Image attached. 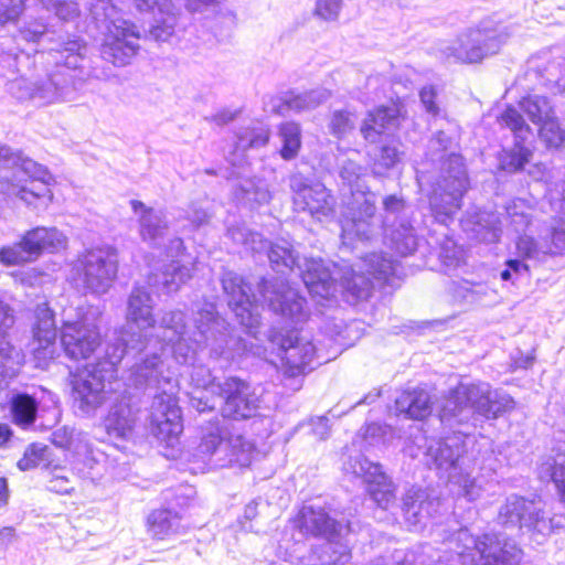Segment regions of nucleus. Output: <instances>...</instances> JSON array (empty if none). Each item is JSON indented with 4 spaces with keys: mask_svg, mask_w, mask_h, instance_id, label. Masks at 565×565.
I'll use <instances>...</instances> for the list:
<instances>
[{
    "mask_svg": "<svg viewBox=\"0 0 565 565\" xmlns=\"http://www.w3.org/2000/svg\"><path fill=\"white\" fill-rule=\"evenodd\" d=\"M150 286L136 285L132 289L127 323L114 339L135 361L129 367L128 385L152 397L148 417L152 435L172 445L183 431V423L175 397L177 381L166 369L162 354L185 333V313L181 310L164 312L156 328Z\"/></svg>",
    "mask_w": 565,
    "mask_h": 565,
    "instance_id": "nucleus-1",
    "label": "nucleus"
},
{
    "mask_svg": "<svg viewBox=\"0 0 565 565\" xmlns=\"http://www.w3.org/2000/svg\"><path fill=\"white\" fill-rule=\"evenodd\" d=\"M228 308L239 323L254 334L259 324V308L298 321L306 317L307 300L291 285H221Z\"/></svg>",
    "mask_w": 565,
    "mask_h": 565,
    "instance_id": "nucleus-2",
    "label": "nucleus"
},
{
    "mask_svg": "<svg viewBox=\"0 0 565 565\" xmlns=\"http://www.w3.org/2000/svg\"><path fill=\"white\" fill-rule=\"evenodd\" d=\"M515 407L514 399L507 393L491 390L488 383L460 382L449 390L438 411L443 426L454 429L471 427L473 430L483 419H497Z\"/></svg>",
    "mask_w": 565,
    "mask_h": 565,
    "instance_id": "nucleus-3",
    "label": "nucleus"
},
{
    "mask_svg": "<svg viewBox=\"0 0 565 565\" xmlns=\"http://www.w3.org/2000/svg\"><path fill=\"white\" fill-rule=\"evenodd\" d=\"M452 137L444 130L437 131L428 141L427 158L439 162V174L429 196L435 220L448 225L460 210L461 201L469 188V177L461 154L449 152Z\"/></svg>",
    "mask_w": 565,
    "mask_h": 565,
    "instance_id": "nucleus-4",
    "label": "nucleus"
},
{
    "mask_svg": "<svg viewBox=\"0 0 565 565\" xmlns=\"http://www.w3.org/2000/svg\"><path fill=\"white\" fill-rule=\"evenodd\" d=\"M473 431L471 427L454 430L429 445L426 451L429 468L446 477L451 486L457 487L456 495L468 501H475L481 491L471 477L477 459Z\"/></svg>",
    "mask_w": 565,
    "mask_h": 565,
    "instance_id": "nucleus-5",
    "label": "nucleus"
},
{
    "mask_svg": "<svg viewBox=\"0 0 565 565\" xmlns=\"http://www.w3.org/2000/svg\"><path fill=\"white\" fill-rule=\"evenodd\" d=\"M262 249H267L270 267L281 277L280 282H289L287 276L297 273L301 282H354V271L347 264H337L322 258H300L287 242L267 243Z\"/></svg>",
    "mask_w": 565,
    "mask_h": 565,
    "instance_id": "nucleus-6",
    "label": "nucleus"
},
{
    "mask_svg": "<svg viewBox=\"0 0 565 565\" xmlns=\"http://www.w3.org/2000/svg\"><path fill=\"white\" fill-rule=\"evenodd\" d=\"M514 31L513 24L500 21L495 14L488 15L461 31L451 45L440 51L447 58L452 57L463 63H479L499 53Z\"/></svg>",
    "mask_w": 565,
    "mask_h": 565,
    "instance_id": "nucleus-7",
    "label": "nucleus"
},
{
    "mask_svg": "<svg viewBox=\"0 0 565 565\" xmlns=\"http://www.w3.org/2000/svg\"><path fill=\"white\" fill-rule=\"evenodd\" d=\"M55 67L44 76L28 78L21 76L9 85L10 93L20 100H30L36 106H46L56 102L71 100L79 89L75 78L78 67L67 65L65 57L52 56Z\"/></svg>",
    "mask_w": 565,
    "mask_h": 565,
    "instance_id": "nucleus-8",
    "label": "nucleus"
},
{
    "mask_svg": "<svg viewBox=\"0 0 565 565\" xmlns=\"http://www.w3.org/2000/svg\"><path fill=\"white\" fill-rule=\"evenodd\" d=\"M125 359L131 358L113 339L107 343L103 359L73 382V407L77 415L92 416L105 403V383L116 375L117 365Z\"/></svg>",
    "mask_w": 565,
    "mask_h": 565,
    "instance_id": "nucleus-9",
    "label": "nucleus"
},
{
    "mask_svg": "<svg viewBox=\"0 0 565 565\" xmlns=\"http://www.w3.org/2000/svg\"><path fill=\"white\" fill-rule=\"evenodd\" d=\"M455 544V552L459 556L479 555L480 565H520L522 550L516 542L501 532H486L482 535H472L467 527H460L449 537Z\"/></svg>",
    "mask_w": 565,
    "mask_h": 565,
    "instance_id": "nucleus-10",
    "label": "nucleus"
},
{
    "mask_svg": "<svg viewBox=\"0 0 565 565\" xmlns=\"http://www.w3.org/2000/svg\"><path fill=\"white\" fill-rule=\"evenodd\" d=\"M497 522L505 529L527 534L536 544H543L555 529L563 527V518H550L539 502L510 494L500 507Z\"/></svg>",
    "mask_w": 565,
    "mask_h": 565,
    "instance_id": "nucleus-11",
    "label": "nucleus"
},
{
    "mask_svg": "<svg viewBox=\"0 0 565 565\" xmlns=\"http://www.w3.org/2000/svg\"><path fill=\"white\" fill-rule=\"evenodd\" d=\"M552 199L559 201V216L552 226L551 242L539 243L532 236L524 235L516 241V250L523 259H509L505 268L500 271V278L503 281L511 279H524L530 271L531 265L526 262H543L551 255L563 254L565 252V189L561 195L551 193Z\"/></svg>",
    "mask_w": 565,
    "mask_h": 565,
    "instance_id": "nucleus-12",
    "label": "nucleus"
},
{
    "mask_svg": "<svg viewBox=\"0 0 565 565\" xmlns=\"http://www.w3.org/2000/svg\"><path fill=\"white\" fill-rule=\"evenodd\" d=\"M11 423L21 429H50L60 419L58 397L45 390H12L8 394Z\"/></svg>",
    "mask_w": 565,
    "mask_h": 565,
    "instance_id": "nucleus-13",
    "label": "nucleus"
},
{
    "mask_svg": "<svg viewBox=\"0 0 565 565\" xmlns=\"http://www.w3.org/2000/svg\"><path fill=\"white\" fill-rule=\"evenodd\" d=\"M194 324L200 337L196 341L205 344L209 355L213 360H224L228 363L235 356H241L249 351L247 340L234 333L212 302H206L202 308H198Z\"/></svg>",
    "mask_w": 565,
    "mask_h": 565,
    "instance_id": "nucleus-14",
    "label": "nucleus"
},
{
    "mask_svg": "<svg viewBox=\"0 0 565 565\" xmlns=\"http://www.w3.org/2000/svg\"><path fill=\"white\" fill-rule=\"evenodd\" d=\"M19 35L26 42H32L41 47L42 54L46 51L49 56L60 55L65 57L67 65L82 67L87 53V45L68 32L54 29L42 17H26L19 28ZM43 57V55H41Z\"/></svg>",
    "mask_w": 565,
    "mask_h": 565,
    "instance_id": "nucleus-15",
    "label": "nucleus"
},
{
    "mask_svg": "<svg viewBox=\"0 0 565 565\" xmlns=\"http://www.w3.org/2000/svg\"><path fill=\"white\" fill-rule=\"evenodd\" d=\"M377 195L358 188L347 203L342 225L343 238H356L360 242H373L381 235L380 216L376 211Z\"/></svg>",
    "mask_w": 565,
    "mask_h": 565,
    "instance_id": "nucleus-16",
    "label": "nucleus"
},
{
    "mask_svg": "<svg viewBox=\"0 0 565 565\" xmlns=\"http://www.w3.org/2000/svg\"><path fill=\"white\" fill-rule=\"evenodd\" d=\"M66 246V236L56 227L38 226L26 231L19 242L1 247L0 263L21 265L36 260L44 252L57 253Z\"/></svg>",
    "mask_w": 565,
    "mask_h": 565,
    "instance_id": "nucleus-17",
    "label": "nucleus"
},
{
    "mask_svg": "<svg viewBox=\"0 0 565 565\" xmlns=\"http://www.w3.org/2000/svg\"><path fill=\"white\" fill-rule=\"evenodd\" d=\"M268 339L276 347L277 355L290 376L310 372L322 364L312 340L296 329L286 332L273 329Z\"/></svg>",
    "mask_w": 565,
    "mask_h": 565,
    "instance_id": "nucleus-18",
    "label": "nucleus"
},
{
    "mask_svg": "<svg viewBox=\"0 0 565 565\" xmlns=\"http://www.w3.org/2000/svg\"><path fill=\"white\" fill-rule=\"evenodd\" d=\"M497 121L501 128L509 129L514 138L513 147L502 149L499 152V169L507 173L522 171L532 158V150L529 145L534 139L533 129L512 105L502 110Z\"/></svg>",
    "mask_w": 565,
    "mask_h": 565,
    "instance_id": "nucleus-19",
    "label": "nucleus"
},
{
    "mask_svg": "<svg viewBox=\"0 0 565 565\" xmlns=\"http://www.w3.org/2000/svg\"><path fill=\"white\" fill-rule=\"evenodd\" d=\"M139 39V31L134 23L124 19L110 20L100 43V55L115 66H126L140 49Z\"/></svg>",
    "mask_w": 565,
    "mask_h": 565,
    "instance_id": "nucleus-20",
    "label": "nucleus"
},
{
    "mask_svg": "<svg viewBox=\"0 0 565 565\" xmlns=\"http://www.w3.org/2000/svg\"><path fill=\"white\" fill-rule=\"evenodd\" d=\"M347 469L363 479L370 498L379 508L388 510L396 505L397 487L380 463L358 455L350 459Z\"/></svg>",
    "mask_w": 565,
    "mask_h": 565,
    "instance_id": "nucleus-21",
    "label": "nucleus"
},
{
    "mask_svg": "<svg viewBox=\"0 0 565 565\" xmlns=\"http://www.w3.org/2000/svg\"><path fill=\"white\" fill-rule=\"evenodd\" d=\"M294 524L301 534L315 537H335L345 529L351 531L350 523L343 525L326 508L315 504H305L295 516Z\"/></svg>",
    "mask_w": 565,
    "mask_h": 565,
    "instance_id": "nucleus-22",
    "label": "nucleus"
},
{
    "mask_svg": "<svg viewBox=\"0 0 565 565\" xmlns=\"http://www.w3.org/2000/svg\"><path fill=\"white\" fill-rule=\"evenodd\" d=\"M84 282H110L118 271V255L116 248L102 246L87 249L79 258Z\"/></svg>",
    "mask_w": 565,
    "mask_h": 565,
    "instance_id": "nucleus-23",
    "label": "nucleus"
},
{
    "mask_svg": "<svg viewBox=\"0 0 565 565\" xmlns=\"http://www.w3.org/2000/svg\"><path fill=\"white\" fill-rule=\"evenodd\" d=\"M14 324L12 310L0 301V390L17 376L23 363V354L8 340V330Z\"/></svg>",
    "mask_w": 565,
    "mask_h": 565,
    "instance_id": "nucleus-24",
    "label": "nucleus"
},
{
    "mask_svg": "<svg viewBox=\"0 0 565 565\" xmlns=\"http://www.w3.org/2000/svg\"><path fill=\"white\" fill-rule=\"evenodd\" d=\"M9 167L11 173H17L18 177V179L14 178V180H12V183H18L19 185L40 194L34 199L29 196L32 202L26 203L28 205L33 204L36 199L43 196L44 193L47 192L46 186L51 183L53 177L43 164H40L28 157H23V154L18 151L9 159Z\"/></svg>",
    "mask_w": 565,
    "mask_h": 565,
    "instance_id": "nucleus-25",
    "label": "nucleus"
},
{
    "mask_svg": "<svg viewBox=\"0 0 565 565\" xmlns=\"http://www.w3.org/2000/svg\"><path fill=\"white\" fill-rule=\"evenodd\" d=\"M61 344L70 359L86 360L100 344V333L95 326L72 323L63 328Z\"/></svg>",
    "mask_w": 565,
    "mask_h": 565,
    "instance_id": "nucleus-26",
    "label": "nucleus"
},
{
    "mask_svg": "<svg viewBox=\"0 0 565 565\" xmlns=\"http://www.w3.org/2000/svg\"><path fill=\"white\" fill-rule=\"evenodd\" d=\"M312 300L320 307H333L338 303L335 292L350 306L366 301L374 285H303Z\"/></svg>",
    "mask_w": 565,
    "mask_h": 565,
    "instance_id": "nucleus-27",
    "label": "nucleus"
},
{
    "mask_svg": "<svg viewBox=\"0 0 565 565\" xmlns=\"http://www.w3.org/2000/svg\"><path fill=\"white\" fill-rule=\"evenodd\" d=\"M403 119L404 116L398 106H381L373 111H369L362 121L360 131L365 141L375 143L381 141V136L396 131Z\"/></svg>",
    "mask_w": 565,
    "mask_h": 565,
    "instance_id": "nucleus-28",
    "label": "nucleus"
},
{
    "mask_svg": "<svg viewBox=\"0 0 565 565\" xmlns=\"http://www.w3.org/2000/svg\"><path fill=\"white\" fill-rule=\"evenodd\" d=\"M439 501L420 488L409 489L402 498V511L406 523L415 530L426 526L438 511Z\"/></svg>",
    "mask_w": 565,
    "mask_h": 565,
    "instance_id": "nucleus-29",
    "label": "nucleus"
},
{
    "mask_svg": "<svg viewBox=\"0 0 565 565\" xmlns=\"http://www.w3.org/2000/svg\"><path fill=\"white\" fill-rule=\"evenodd\" d=\"M130 205L134 213L138 215L139 233L142 241L151 247H158L160 239L169 228L166 212L161 209L149 207L138 200H131Z\"/></svg>",
    "mask_w": 565,
    "mask_h": 565,
    "instance_id": "nucleus-30",
    "label": "nucleus"
},
{
    "mask_svg": "<svg viewBox=\"0 0 565 565\" xmlns=\"http://www.w3.org/2000/svg\"><path fill=\"white\" fill-rule=\"evenodd\" d=\"M381 232L384 245L402 257L414 255L424 241L411 220H404L403 223L385 227Z\"/></svg>",
    "mask_w": 565,
    "mask_h": 565,
    "instance_id": "nucleus-31",
    "label": "nucleus"
},
{
    "mask_svg": "<svg viewBox=\"0 0 565 565\" xmlns=\"http://www.w3.org/2000/svg\"><path fill=\"white\" fill-rule=\"evenodd\" d=\"M295 209L308 212L312 217L321 221L332 217L335 211V199L324 184L316 182L310 192L295 199Z\"/></svg>",
    "mask_w": 565,
    "mask_h": 565,
    "instance_id": "nucleus-32",
    "label": "nucleus"
},
{
    "mask_svg": "<svg viewBox=\"0 0 565 565\" xmlns=\"http://www.w3.org/2000/svg\"><path fill=\"white\" fill-rule=\"evenodd\" d=\"M394 408L397 416L420 420L431 413V397L424 387L406 388L396 397Z\"/></svg>",
    "mask_w": 565,
    "mask_h": 565,
    "instance_id": "nucleus-33",
    "label": "nucleus"
},
{
    "mask_svg": "<svg viewBox=\"0 0 565 565\" xmlns=\"http://www.w3.org/2000/svg\"><path fill=\"white\" fill-rule=\"evenodd\" d=\"M330 96V90L323 87H317L302 93L290 92L284 97L276 99L277 104L273 105V111L285 116L289 110L296 113L311 110L326 103Z\"/></svg>",
    "mask_w": 565,
    "mask_h": 565,
    "instance_id": "nucleus-34",
    "label": "nucleus"
},
{
    "mask_svg": "<svg viewBox=\"0 0 565 565\" xmlns=\"http://www.w3.org/2000/svg\"><path fill=\"white\" fill-rule=\"evenodd\" d=\"M461 225L472 238L487 244L497 243L502 234V222L494 212L479 211L461 220Z\"/></svg>",
    "mask_w": 565,
    "mask_h": 565,
    "instance_id": "nucleus-35",
    "label": "nucleus"
},
{
    "mask_svg": "<svg viewBox=\"0 0 565 565\" xmlns=\"http://www.w3.org/2000/svg\"><path fill=\"white\" fill-rule=\"evenodd\" d=\"M324 539L323 543L311 547L306 557V565L345 564L350 558V550L343 542L342 534Z\"/></svg>",
    "mask_w": 565,
    "mask_h": 565,
    "instance_id": "nucleus-36",
    "label": "nucleus"
},
{
    "mask_svg": "<svg viewBox=\"0 0 565 565\" xmlns=\"http://www.w3.org/2000/svg\"><path fill=\"white\" fill-rule=\"evenodd\" d=\"M148 532L153 539L166 540L184 532L178 511L161 508L153 510L147 519Z\"/></svg>",
    "mask_w": 565,
    "mask_h": 565,
    "instance_id": "nucleus-37",
    "label": "nucleus"
},
{
    "mask_svg": "<svg viewBox=\"0 0 565 565\" xmlns=\"http://www.w3.org/2000/svg\"><path fill=\"white\" fill-rule=\"evenodd\" d=\"M224 445L223 457L217 460L218 467H248L252 463L255 446L244 435L226 436Z\"/></svg>",
    "mask_w": 565,
    "mask_h": 565,
    "instance_id": "nucleus-38",
    "label": "nucleus"
},
{
    "mask_svg": "<svg viewBox=\"0 0 565 565\" xmlns=\"http://www.w3.org/2000/svg\"><path fill=\"white\" fill-rule=\"evenodd\" d=\"M13 154L14 152L10 147L0 142V191L9 198L17 196L25 203H31L32 200H30L29 196L34 199L40 194L18 183H12L14 178L18 179L17 173H11L9 167V159L13 157Z\"/></svg>",
    "mask_w": 565,
    "mask_h": 565,
    "instance_id": "nucleus-39",
    "label": "nucleus"
},
{
    "mask_svg": "<svg viewBox=\"0 0 565 565\" xmlns=\"http://www.w3.org/2000/svg\"><path fill=\"white\" fill-rule=\"evenodd\" d=\"M135 422L132 407L125 401H120L110 407L104 425L109 436L125 439L132 431Z\"/></svg>",
    "mask_w": 565,
    "mask_h": 565,
    "instance_id": "nucleus-40",
    "label": "nucleus"
},
{
    "mask_svg": "<svg viewBox=\"0 0 565 565\" xmlns=\"http://www.w3.org/2000/svg\"><path fill=\"white\" fill-rule=\"evenodd\" d=\"M225 440L226 435L221 426V420L215 418L214 422H210L209 427L203 429L196 451L202 459L207 458L217 466V460H220V457H223Z\"/></svg>",
    "mask_w": 565,
    "mask_h": 565,
    "instance_id": "nucleus-41",
    "label": "nucleus"
},
{
    "mask_svg": "<svg viewBox=\"0 0 565 565\" xmlns=\"http://www.w3.org/2000/svg\"><path fill=\"white\" fill-rule=\"evenodd\" d=\"M32 332L34 341L39 343L36 350H46L55 343L57 337L55 313L46 303L36 307Z\"/></svg>",
    "mask_w": 565,
    "mask_h": 565,
    "instance_id": "nucleus-42",
    "label": "nucleus"
},
{
    "mask_svg": "<svg viewBox=\"0 0 565 565\" xmlns=\"http://www.w3.org/2000/svg\"><path fill=\"white\" fill-rule=\"evenodd\" d=\"M252 391L254 390L247 380L223 373L221 380L216 382L214 394L222 398L221 408H225L231 413L234 409L237 411V406L234 404L235 399Z\"/></svg>",
    "mask_w": 565,
    "mask_h": 565,
    "instance_id": "nucleus-43",
    "label": "nucleus"
},
{
    "mask_svg": "<svg viewBox=\"0 0 565 565\" xmlns=\"http://www.w3.org/2000/svg\"><path fill=\"white\" fill-rule=\"evenodd\" d=\"M527 77L535 78L541 82V85L551 87L555 86L558 90L562 89L565 76V58L541 63L532 60L529 63Z\"/></svg>",
    "mask_w": 565,
    "mask_h": 565,
    "instance_id": "nucleus-44",
    "label": "nucleus"
},
{
    "mask_svg": "<svg viewBox=\"0 0 565 565\" xmlns=\"http://www.w3.org/2000/svg\"><path fill=\"white\" fill-rule=\"evenodd\" d=\"M513 107L518 109L522 116L525 114L527 118L537 126L556 116L553 102L544 95H527L519 102L518 107Z\"/></svg>",
    "mask_w": 565,
    "mask_h": 565,
    "instance_id": "nucleus-45",
    "label": "nucleus"
},
{
    "mask_svg": "<svg viewBox=\"0 0 565 565\" xmlns=\"http://www.w3.org/2000/svg\"><path fill=\"white\" fill-rule=\"evenodd\" d=\"M363 268L366 277L363 282H391V278L396 276L397 264L383 253H372L363 259Z\"/></svg>",
    "mask_w": 565,
    "mask_h": 565,
    "instance_id": "nucleus-46",
    "label": "nucleus"
},
{
    "mask_svg": "<svg viewBox=\"0 0 565 565\" xmlns=\"http://www.w3.org/2000/svg\"><path fill=\"white\" fill-rule=\"evenodd\" d=\"M383 214L380 217L381 231L403 223L404 220H411L413 213L412 206L402 195L390 194L383 199Z\"/></svg>",
    "mask_w": 565,
    "mask_h": 565,
    "instance_id": "nucleus-47",
    "label": "nucleus"
},
{
    "mask_svg": "<svg viewBox=\"0 0 565 565\" xmlns=\"http://www.w3.org/2000/svg\"><path fill=\"white\" fill-rule=\"evenodd\" d=\"M277 137L280 142L279 154L286 160L295 159L301 149V127L296 121H285L278 126Z\"/></svg>",
    "mask_w": 565,
    "mask_h": 565,
    "instance_id": "nucleus-48",
    "label": "nucleus"
},
{
    "mask_svg": "<svg viewBox=\"0 0 565 565\" xmlns=\"http://www.w3.org/2000/svg\"><path fill=\"white\" fill-rule=\"evenodd\" d=\"M359 152L350 150L348 154L338 158L339 175L344 184L350 188L351 193L358 188L364 189L363 177L365 169L356 161Z\"/></svg>",
    "mask_w": 565,
    "mask_h": 565,
    "instance_id": "nucleus-49",
    "label": "nucleus"
},
{
    "mask_svg": "<svg viewBox=\"0 0 565 565\" xmlns=\"http://www.w3.org/2000/svg\"><path fill=\"white\" fill-rule=\"evenodd\" d=\"M403 145L397 140H391L379 148L374 160V172L383 175L386 171L399 164L404 157Z\"/></svg>",
    "mask_w": 565,
    "mask_h": 565,
    "instance_id": "nucleus-50",
    "label": "nucleus"
},
{
    "mask_svg": "<svg viewBox=\"0 0 565 565\" xmlns=\"http://www.w3.org/2000/svg\"><path fill=\"white\" fill-rule=\"evenodd\" d=\"M234 404L237 406V411L234 409L231 413L225 408H220L223 419L246 420L257 416L260 407L259 396L255 391L246 393L242 397L239 396L235 399Z\"/></svg>",
    "mask_w": 565,
    "mask_h": 565,
    "instance_id": "nucleus-51",
    "label": "nucleus"
},
{
    "mask_svg": "<svg viewBox=\"0 0 565 565\" xmlns=\"http://www.w3.org/2000/svg\"><path fill=\"white\" fill-rule=\"evenodd\" d=\"M356 122L358 116L354 111L340 109L332 113L328 128L333 137L343 139L355 129Z\"/></svg>",
    "mask_w": 565,
    "mask_h": 565,
    "instance_id": "nucleus-52",
    "label": "nucleus"
},
{
    "mask_svg": "<svg viewBox=\"0 0 565 565\" xmlns=\"http://www.w3.org/2000/svg\"><path fill=\"white\" fill-rule=\"evenodd\" d=\"M539 137L550 149L565 147V127L561 125L557 116L540 125Z\"/></svg>",
    "mask_w": 565,
    "mask_h": 565,
    "instance_id": "nucleus-53",
    "label": "nucleus"
},
{
    "mask_svg": "<svg viewBox=\"0 0 565 565\" xmlns=\"http://www.w3.org/2000/svg\"><path fill=\"white\" fill-rule=\"evenodd\" d=\"M177 17L169 11L153 17V23L149 29V38L157 42H168L175 33Z\"/></svg>",
    "mask_w": 565,
    "mask_h": 565,
    "instance_id": "nucleus-54",
    "label": "nucleus"
},
{
    "mask_svg": "<svg viewBox=\"0 0 565 565\" xmlns=\"http://www.w3.org/2000/svg\"><path fill=\"white\" fill-rule=\"evenodd\" d=\"M227 236L236 244L245 246L253 252H259L266 246L259 233L252 232L243 225H232L227 228Z\"/></svg>",
    "mask_w": 565,
    "mask_h": 565,
    "instance_id": "nucleus-55",
    "label": "nucleus"
},
{
    "mask_svg": "<svg viewBox=\"0 0 565 565\" xmlns=\"http://www.w3.org/2000/svg\"><path fill=\"white\" fill-rule=\"evenodd\" d=\"M269 141V130L266 128L245 129L237 135L235 145L236 151H246L248 149H258Z\"/></svg>",
    "mask_w": 565,
    "mask_h": 565,
    "instance_id": "nucleus-56",
    "label": "nucleus"
},
{
    "mask_svg": "<svg viewBox=\"0 0 565 565\" xmlns=\"http://www.w3.org/2000/svg\"><path fill=\"white\" fill-rule=\"evenodd\" d=\"M47 11H54L58 20L74 21L79 17L81 9L76 0H39Z\"/></svg>",
    "mask_w": 565,
    "mask_h": 565,
    "instance_id": "nucleus-57",
    "label": "nucleus"
},
{
    "mask_svg": "<svg viewBox=\"0 0 565 565\" xmlns=\"http://www.w3.org/2000/svg\"><path fill=\"white\" fill-rule=\"evenodd\" d=\"M221 377L222 375L204 364H194L190 373L191 383L196 390H211L213 394Z\"/></svg>",
    "mask_w": 565,
    "mask_h": 565,
    "instance_id": "nucleus-58",
    "label": "nucleus"
},
{
    "mask_svg": "<svg viewBox=\"0 0 565 565\" xmlns=\"http://www.w3.org/2000/svg\"><path fill=\"white\" fill-rule=\"evenodd\" d=\"M520 205L516 202H513L511 206L507 207V220H509V226L512 231L518 234V239L521 236L527 235L526 231L531 224L530 214L525 213L523 210L519 211Z\"/></svg>",
    "mask_w": 565,
    "mask_h": 565,
    "instance_id": "nucleus-59",
    "label": "nucleus"
},
{
    "mask_svg": "<svg viewBox=\"0 0 565 565\" xmlns=\"http://www.w3.org/2000/svg\"><path fill=\"white\" fill-rule=\"evenodd\" d=\"M26 0H0V24L14 23L24 11Z\"/></svg>",
    "mask_w": 565,
    "mask_h": 565,
    "instance_id": "nucleus-60",
    "label": "nucleus"
},
{
    "mask_svg": "<svg viewBox=\"0 0 565 565\" xmlns=\"http://www.w3.org/2000/svg\"><path fill=\"white\" fill-rule=\"evenodd\" d=\"M46 449V446L40 444L29 445L24 451L23 457L18 461V468L21 471H26L35 468L43 459Z\"/></svg>",
    "mask_w": 565,
    "mask_h": 565,
    "instance_id": "nucleus-61",
    "label": "nucleus"
},
{
    "mask_svg": "<svg viewBox=\"0 0 565 565\" xmlns=\"http://www.w3.org/2000/svg\"><path fill=\"white\" fill-rule=\"evenodd\" d=\"M134 6L138 12L153 17L172 11L171 0H134Z\"/></svg>",
    "mask_w": 565,
    "mask_h": 565,
    "instance_id": "nucleus-62",
    "label": "nucleus"
},
{
    "mask_svg": "<svg viewBox=\"0 0 565 565\" xmlns=\"http://www.w3.org/2000/svg\"><path fill=\"white\" fill-rule=\"evenodd\" d=\"M109 3L110 0H86L85 6L96 23L106 25L110 22L108 21L109 10H113Z\"/></svg>",
    "mask_w": 565,
    "mask_h": 565,
    "instance_id": "nucleus-63",
    "label": "nucleus"
},
{
    "mask_svg": "<svg viewBox=\"0 0 565 565\" xmlns=\"http://www.w3.org/2000/svg\"><path fill=\"white\" fill-rule=\"evenodd\" d=\"M239 191L242 193V198L248 202L264 204L268 203L270 200V193L265 186H258L252 182L241 185Z\"/></svg>",
    "mask_w": 565,
    "mask_h": 565,
    "instance_id": "nucleus-64",
    "label": "nucleus"
}]
</instances>
